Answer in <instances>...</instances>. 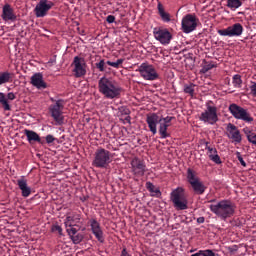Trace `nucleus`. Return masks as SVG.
Listing matches in <instances>:
<instances>
[{
	"label": "nucleus",
	"instance_id": "obj_8",
	"mask_svg": "<svg viewBox=\"0 0 256 256\" xmlns=\"http://www.w3.org/2000/svg\"><path fill=\"white\" fill-rule=\"evenodd\" d=\"M170 199L177 211H185L188 209V201L185 195H183V189L177 188L170 194Z\"/></svg>",
	"mask_w": 256,
	"mask_h": 256
},
{
	"label": "nucleus",
	"instance_id": "obj_20",
	"mask_svg": "<svg viewBox=\"0 0 256 256\" xmlns=\"http://www.w3.org/2000/svg\"><path fill=\"white\" fill-rule=\"evenodd\" d=\"M205 150L207 151V155L213 163H216V165H221V157L219 156L217 152V148L213 146H209V142H205Z\"/></svg>",
	"mask_w": 256,
	"mask_h": 256
},
{
	"label": "nucleus",
	"instance_id": "obj_7",
	"mask_svg": "<svg viewBox=\"0 0 256 256\" xmlns=\"http://www.w3.org/2000/svg\"><path fill=\"white\" fill-rule=\"evenodd\" d=\"M228 109L234 119H239L240 121H244V123H253V116H251V113L247 109L237 104H230Z\"/></svg>",
	"mask_w": 256,
	"mask_h": 256
},
{
	"label": "nucleus",
	"instance_id": "obj_22",
	"mask_svg": "<svg viewBox=\"0 0 256 256\" xmlns=\"http://www.w3.org/2000/svg\"><path fill=\"white\" fill-rule=\"evenodd\" d=\"M24 135H26L28 143L33 145V143H39L40 145H45V140L41 139V136L37 134V132L29 129L24 130Z\"/></svg>",
	"mask_w": 256,
	"mask_h": 256
},
{
	"label": "nucleus",
	"instance_id": "obj_34",
	"mask_svg": "<svg viewBox=\"0 0 256 256\" xmlns=\"http://www.w3.org/2000/svg\"><path fill=\"white\" fill-rule=\"evenodd\" d=\"M70 239L74 243V245H79V243L83 241V236L81 234H75L73 236H70Z\"/></svg>",
	"mask_w": 256,
	"mask_h": 256
},
{
	"label": "nucleus",
	"instance_id": "obj_1",
	"mask_svg": "<svg viewBox=\"0 0 256 256\" xmlns=\"http://www.w3.org/2000/svg\"><path fill=\"white\" fill-rule=\"evenodd\" d=\"M175 119L173 116H167L159 118L157 113L148 114L146 117V123L153 135H157V124L159 123V134L161 139H167L169 137V133H167V129L171 127V121Z\"/></svg>",
	"mask_w": 256,
	"mask_h": 256
},
{
	"label": "nucleus",
	"instance_id": "obj_21",
	"mask_svg": "<svg viewBox=\"0 0 256 256\" xmlns=\"http://www.w3.org/2000/svg\"><path fill=\"white\" fill-rule=\"evenodd\" d=\"M31 85L36 89H47V82L43 80V74L38 72L31 76Z\"/></svg>",
	"mask_w": 256,
	"mask_h": 256
},
{
	"label": "nucleus",
	"instance_id": "obj_25",
	"mask_svg": "<svg viewBox=\"0 0 256 256\" xmlns=\"http://www.w3.org/2000/svg\"><path fill=\"white\" fill-rule=\"evenodd\" d=\"M81 221V215L74 214L72 216H67L65 220V227H75L76 223Z\"/></svg>",
	"mask_w": 256,
	"mask_h": 256
},
{
	"label": "nucleus",
	"instance_id": "obj_10",
	"mask_svg": "<svg viewBox=\"0 0 256 256\" xmlns=\"http://www.w3.org/2000/svg\"><path fill=\"white\" fill-rule=\"evenodd\" d=\"M63 109H65V102L58 100L54 105H51L49 111L51 117L54 119L57 125H63L65 117L63 116Z\"/></svg>",
	"mask_w": 256,
	"mask_h": 256
},
{
	"label": "nucleus",
	"instance_id": "obj_39",
	"mask_svg": "<svg viewBox=\"0 0 256 256\" xmlns=\"http://www.w3.org/2000/svg\"><path fill=\"white\" fill-rule=\"evenodd\" d=\"M250 93L253 97H256V82H253V85L250 86Z\"/></svg>",
	"mask_w": 256,
	"mask_h": 256
},
{
	"label": "nucleus",
	"instance_id": "obj_43",
	"mask_svg": "<svg viewBox=\"0 0 256 256\" xmlns=\"http://www.w3.org/2000/svg\"><path fill=\"white\" fill-rule=\"evenodd\" d=\"M7 99H9V101H15V99H16L15 93H13V92L8 93Z\"/></svg>",
	"mask_w": 256,
	"mask_h": 256
},
{
	"label": "nucleus",
	"instance_id": "obj_38",
	"mask_svg": "<svg viewBox=\"0 0 256 256\" xmlns=\"http://www.w3.org/2000/svg\"><path fill=\"white\" fill-rule=\"evenodd\" d=\"M248 141L249 143H252V145L256 146V133L254 132L253 134L248 136Z\"/></svg>",
	"mask_w": 256,
	"mask_h": 256
},
{
	"label": "nucleus",
	"instance_id": "obj_19",
	"mask_svg": "<svg viewBox=\"0 0 256 256\" xmlns=\"http://www.w3.org/2000/svg\"><path fill=\"white\" fill-rule=\"evenodd\" d=\"M1 18L3 21H11L12 23L17 21V14H15V10L11 6V4H5L2 7Z\"/></svg>",
	"mask_w": 256,
	"mask_h": 256
},
{
	"label": "nucleus",
	"instance_id": "obj_3",
	"mask_svg": "<svg viewBox=\"0 0 256 256\" xmlns=\"http://www.w3.org/2000/svg\"><path fill=\"white\" fill-rule=\"evenodd\" d=\"M209 209L216 217L225 221L235 215V209H237V207L230 200H221L216 204H211Z\"/></svg>",
	"mask_w": 256,
	"mask_h": 256
},
{
	"label": "nucleus",
	"instance_id": "obj_11",
	"mask_svg": "<svg viewBox=\"0 0 256 256\" xmlns=\"http://www.w3.org/2000/svg\"><path fill=\"white\" fill-rule=\"evenodd\" d=\"M73 67V73L74 76L79 77H85L87 75V62L85 61V58L81 56H75L72 62Z\"/></svg>",
	"mask_w": 256,
	"mask_h": 256
},
{
	"label": "nucleus",
	"instance_id": "obj_27",
	"mask_svg": "<svg viewBox=\"0 0 256 256\" xmlns=\"http://www.w3.org/2000/svg\"><path fill=\"white\" fill-rule=\"evenodd\" d=\"M243 5V2L241 0H227L226 6L228 9H231L232 11H235V9H239Z\"/></svg>",
	"mask_w": 256,
	"mask_h": 256
},
{
	"label": "nucleus",
	"instance_id": "obj_35",
	"mask_svg": "<svg viewBox=\"0 0 256 256\" xmlns=\"http://www.w3.org/2000/svg\"><path fill=\"white\" fill-rule=\"evenodd\" d=\"M146 189H148L150 193H155V194L160 193L159 189H156L155 185H153V183L151 182L146 183Z\"/></svg>",
	"mask_w": 256,
	"mask_h": 256
},
{
	"label": "nucleus",
	"instance_id": "obj_13",
	"mask_svg": "<svg viewBox=\"0 0 256 256\" xmlns=\"http://www.w3.org/2000/svg\"><path fill=\"white\" fill-rule=\"evenodd\" d=\"M197 23H199L197 16L193 14H187L184 16L181 22L183 33H193V31L197 29Z\"/></svg>",
	"mask_w": 256,
	"mask_h": 256
},
{
	"label": "nucleus",
	"instance_id": "obj_18",
	"mask_svg": "<svg viewBox=\"0 0 256 256\" xmlns=\"http://www.w3.org/2000/svg\"><path fill=\"white\" fill-rule=\"evenodd\" d=\"M89 223L91 231L97 241H99V243H105V236L103 235L101 224L97 221V219H90Z\"/></svg>",
	"mask_w": 256,
	"mask_h": 256
},
{
	"label": "nucleus",
	"instance_id": "obj_6",
	"mask_svg": "<svg viewBox=\"0 0 256 256\" xmlns=\"http://www.w3.org/2000/svg\"><path fill=\"white\" fill-rule=\"evenodd\" d=\"M187 181L190 183L193 191L197 193V195H203L205 193V185L200 178L197 177V172L191 168L187 169Z\"/></svg>",
	"mask_w": 256,
	"mask_h": 256
},
{
	"label": "nucleus",
	"instance_id": "obj_2",
	"mask_svg": "<svg viewBox=\"0 0 256 256\" xmlns=\"http://www.w3.org/2000/svg\"><path fill=\"white\" fill-rule=\"evenodd\" d=\"M98 90L106 99H119L123 88L117 81L104 76L98 81Z\"/></svg>",
	"mask_w": 256,
	"mask_h": 256
},
{
	"label": "nucleus",
	"instance_id": "obj_26",
	"mask_svg": "<svg viewBox=\"0 0 256 256\" xmlns=\"http://www.w3.org/2000/svg\"><path fill=\"white\" fill-rule=\"evenodd\" d=\"M12 79L13 74H11L9 71L0 72V85L11 83Z\"/></svg>",
	"mask_w": 256,
	"mask_h": 256
},
{
	"label": "nucleus",
	"instance_id": "obj_4",
	"mask_svg": "<svg viewBox=\"0 0 256 256\" xmlns=\"http://www.w3.org/2000/svg\"><path fill=\"white\" fill-rule=\"evenodd\" d=\"M206 109L201 112L198 119L202 123H207L208 125H215L219 121V115L217 114V106L213 102L209 101L206 103Z\"/></svg>",
	"mask_w": 256,
	"mask_h": 256
},
{
	"label": "nucleus",
	"instance_id": "obj_45",
	"mask_svg": "<svg viewBox=\"0 0 256 256\" xmlns=\"http://www.w3.org/2000/svg\"><path fill=\"white\" fill-rule=\"evenodd\" d=\"M121 256H131V254H129V252H127V248H124L121 252Z\"/></svg>",
	"mask_w": 256,
	"mask_h": 256
},
{
	"label": "nucleus",
	"instance_id": "obj_32",
	"mask_svg": "<svg viewBox=\"0 0 256 256\" xmlns=\"http://www.w3.org/2000/svg\"><path fill=\"white\" fill-rule=\"evenodd\" d=\"M105 65H107V62H105V59H101L95 64V67L98 69V71H100V73H103L105 72Z\"/></svg>",
	"mask_w": 256,
	"mask_h": 256
},
{
	"label": "nucleus",
	"instance_id": "obj_31",
	"mask_svg": "<svg viewBox=\"0 0 256 256\" xmlns=\"http://www.w3.org/2000/svg\"><path fill=\"white\" fill-rule=\"evenodd\" d=\"M124 61L125 59L120 58V59H117V61L115 62L107 61L106 65H109L110 67H114V69H119L120 65H123Z\"/></svg>",
	"mask_w": 256,
	"mask_h": 256
},
{
	"label": "nucleus",
	"instance_id": "obj_36",
	"mask_svg": "<svg viewBox=\"0 0 256 256\" xmlns=\"http://www.w3.org/2000/svg\"><path fill=\"white\" fill-rule=\"evenodd\" d=\"M66 231H67L69 237H73V235H77V230L73 226L66 227Z\"/></svg>",
	"mask_w": 256,
	"mask_h": 256
},
{
	"label": "nucleus",
	"instance_id": "obj_42",
	"mask_svg": "<svg viewBox=\"0 0 256 256\" xmlns=\"http://www.w3.org/2000/svg\"><path fill=\"white\" fill-rule=\"evenodd\" d=\"M243 132H244V134L246 135V137H247V139H249V135H253V131H251L249 128H244L243 129Z\"/></svg>",
	"mask_w": 256,
	"mask_h": 256
},
{
	"label": "nucleus",
	"instance_id": "obj_14",
	"mask_svg": "<svg viewBox=\"0 0 256 256\" xmlns=\"http://www.w3.org/2000/svg\"><path fill=\"white\" fill-rule=\"evenodd\" d=\"M218 34L222 37H241L243 35V25L235 23L226 29L218 30Z\"/></svg>",
	"mask_w": 256,
	"mask_h": 256
},
{
	"label": "nucleus",
	"instance_id": "obj_24",
	"mask_svg": "<svg viewBox=\"0 0 256 256\" xmlns=\"http://www.w3.org/2000/svg\"><path fill=\"white\" fill-rule=\"evenodd\" d=\"M157 9H158V15L160 16L163 23H170L171 14L165 11V7H163V4L159 1H158Z\"/></svg>",
	"mask_w": 256,
	"mask_h": 256
},
{
	"label": "nucleus",
	"instance_id": "obj_28",
	"mask_svg": "<svg viewBox=\"0 0 256 256\" xmlns=\"http://www.w3.org/2000/svg\"><path fill=\"white\" fill-rule=\"evenodd\" d=\"M0 104L2 105L4 111H11V105L3 92H0Z\"/></svg>",
	"mask_w": 256,
	"mask_h": 256
},
{
	"label": "nucleus",
	"instance_id": "obj_33",
	"mask_svg": "<svg viewBox=\"0 0 256 256\" xmlns=\"http://www.w3.org/2000/svg\"><path fill=\"white\" fill-rule=\"evenodd\" d=\"M214 67H217V64L213 62H206L202 68L203 73H207L208 71H211V69H214Z\"/></svg>",
	"mask_w": 256,
	"mask_h": 256
},
{
	"label": "nucleus",
	"instance_id": "obj_9",
	"mask_svg": "<svg viewBox=\"0 0 256 256\" xmlns=\"http://www.w3.org/2000/svg\"><path fill=\"white\" fill-rule=\"evenodd\" d=\"M137 71L145 81H157L159 79V73H157L155 66L147 62L142 63Z\"/></svg>",
	"mask_w": 256,
	"mask_h": 256
},
{
	"label": "nucleus",
	"instance_id": "obj_12",
	"mask_svg": "<svg viewBox=\"0 0 256 256\" xmlns=\"http://www.w3.org/2000/svg\"><path fill=\"white\" fill-rule=\"evenodd\" d=\"M153 35L156 41H159L161 45H169L173 39V34L170 33L169 29L163 27L154 28Z\"/></svg>",
	"mask_w": 256,
	"mask_h": 256
},
{
	"label": "nucleus",
	"instance_id": "obj_16",
	"mask_svg": "<svg viewBox=\"0 0 256 256\" xmlns=\"http://www.w3.org/2000/svg\"><path fill=\"white\" fill-rule=\"evenodd\" d=\"M53 5L55 4L49 0H40L34 9L36 17H45Z\"/></svg>",
	"mask_w": 256,
	"mask_h": 256
},
{
	"label": "nucleus",
	"instance_id": "obj_44",
	"mask_svg": "<svg viewBox=\"0 0 256 256\" xmlns=\"http://www.w3.org/2000/svg\"><path fill=\"white\" fill-rule=\"evenodd\" d=\"M107 23H115V16L108 15L106 18Z\"/></svg>",
	"mask_w": 256,
	"mask_h": 256
},
{
	"label": "nucleus",
	"instance_id": "obj_46",
	"mask_svg": "<svg viewBox=\"0 0 256 256\" xmlns=\"http://www.w3.org/2000/svg\"><path fill=\"white\" fill-rule=\"evenodd\" d=\"M197 223H199V224L205 223V217L197 218Z\"/></svg>",
	"mask_w": 256,
	"mask_h": 256
},
{
	"label": "nucleus",
	"instance_id": "obj_37",
	"mask_svg": "<svg viewBox=\"0 0 256 256\" xmlns=\"http://www.w3.org/2000/svg\"><path fill=\"white\" fill-rule=\"evenodd\" d=\"M236 157L239 163L242 165V167H247V163L245 162V160H243V156H241V152H237Z\"/></svg>",
	"mask_w": 256,
	"mask_h": 256
},
{
	"label": "nucleus",
	"instance_id": "obj_41",
	"mask_svg": "<svg viewBox=\"0 0 256 256\" xmlns=\"http://www.w3.org/2000/svg\"><path fill=\"white\" fill-rule=\"evenodd\" d=\"M55 139H56V138H55L53 135L48 134V135L46 136V143L51 144V143H53V142L55 141Z\"/></svg>",
	"mask_w": 256,
	"mask_h": 256
},
{
	"label": "nucleus",
	"instance_id": "obj_30",
	"mask_svg": "<svg viewBox=\"0 0 256 256\" xmlns=\"http://www.w3.org/2000/svg\"><path fill=\"white\" fill-rule=\"evenodd\" d=\"M232 83L234 87L241 88V85H243V80L241 79V75L236 74L232 78Z\"/></svg>",
	"mask_w": 256,
	"mask_h": 256
},
{
	"label": "nucleus",
	"instance_id": "obj_29",
	"mask_svg": "<svg viewBox=\"0 0 256 256\" xmlns=\"http://www.w3.org/2000/svg\"><path fill=\"white\" fill-rule=\"evenodd\" d=\"M195 84L190 83V84H185L184 85V93L187 95H190V97H193L195 95Z\"/></svg>",
	"mask_w": 256,
	"mask_h": 256
},
{
	"label": "nucleus",
	"instance_id": "obj_47",
	"mask_svg": "<svg viewBox=\"0 0 256 256\" xmlns=\"http://www.w3.org/2000/svg\"><path fill=\"white\" fill-rule=\"evenodd\" d=\"M125 121H127L128 123H131V116H127V117L125 118Z\"/></svg>",
	"mask_w": 256,
	"mask_h": 256
},
{
	"label": "nucleus",
	"instance_id": "obj_23",
	"mask_svg": "<svg viewBox=\"0 0 256 256\" xmlns=\"http://www.w3.org/2000/svg\"><path fill=\"white\" fill-rule=\"evenodd\" d=\"M17 185L22 193V197H29V195H31V187H29V185H27V179L25 178H20L17 180Z\"/></svg>",
	"mask_w": 256,
	"mask_h": 256
},
{
	"label": "nucleus",
	"instance_id": "obj_40",
	"mask_svg": "<svg viewBox=\"0 0 256 256\" xmlns=\"http://www.w3.org/2000/svg\"><path fill=\"white\" fill-rule=\"evenodd\" d=\"M52 231H57L59 233V235L63 234V228H61V226H59V225H54L52 227Z\"/></svg>",
	"mask_w": 256,
	"mask_h": 256
},
{
	"label": "nucleus",
	"instance_id": "obj_5",
	"mask_svg": "<svg viewBox=\"0 0 256 256\" xmlns=\"http://www.w3.org/2000/svg\"><path fill=\"white\" fill-rule=\"evenodd\" d=\"M109 163H111V152L105 148L96 150L92 165L98 169H106V167L109 166Z\"/></svg>",
	"mask_w": 256,
	"mask_h": 256
},
{
	"label": "nucleus",
	"instance_id": "obj_15",
	"mask_svg": "<svg viewBox=\"0 0 256 256\" xmlns=\"http://www.w3.org/2000/svg\"><path fill=\"white\" fill-rule=\"evenodd\" d=\"M131 169L133 175L136 177H143L145 175V171H147V166H145V162L139 158L132 159L131 163Z\"/></svg>",
	"mask_w": 256,
	"mask_h": 256
},
{
	"label": "nucleus",
	"instance_id": "obj_17",
	"mask_svg": "<svg viewBox=\"0 0 256 256\" xmlns=\"http://www.w3.org/2000/svg\"><path fill=\"white\" fill-rule=\"evenodd\" d=\"M227 131V137L228 139H231L233 143H241L243 141V138L241 136V131H239V128L235 126L233 123H228L226 126Z\"/></svg>",
	"mask_w": 256,
	"mask_h": 256
}]
</instances>
